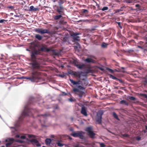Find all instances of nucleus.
<instances>
[{
    "label": "nucleus",
    "mask_w": 147,
    "mask_h": 147,
    "mask_svg": "<svg viewBox=\"0 0 147 147\" xmlns=\"http://www.w3.org/2000/svg\"><path fill=\"white\" fill-rule=\"evenodd\" d=\"M37 45L34 43H31V45L29 46V49L31 50L30 54V65L34 69H40L41 66L40 62L37 58V56L39 55L40 52L38 50L36 49Z\"/></svg>",
    "instance_id": "f257e3e1"
},
{
    "label": "nucleus",
    "mask_w": 147,
    "mask_h": 147,
    "mask_svg": "<svg viewBox=\"0 0 147 147\" xmlns=\"http://www.w3.org/2000/svg\"><path fill=\"white\" fill-rule=\"evenodd\" d=\"M41 75V72L37 71H34L31 73L30 77H26L25 78L32 82H37L40 80L41 79L40 76Z\"/></svg>",
    "instance_id": "f03ea898"
},
{
    "label": "nucleus",
    "mask_w": 147,
    "mask_h": 147,
    "mask_svg": "<svg viewBox=\"0 0 147 147\" xmlns=\"http://www.w3.org/2000/svg\"><path fill=\"white\" fill-rule=\"evenodd\" d=\"M34 110L30 109L28 107L26 106L24 109L23 111L21 116L19 117V119L22 120L25 116H29L32 115V114Z\"/></svg>",
    "instance_id": "7ed1b4c3"
},
{
    "label": "nucleus",
    "mask_w": 147,
    "mask_h": 147,
    "mask_svg": "<svg viewBox=\"0 0 147 147\" xmlns=\"http://www.w3.org/2000/svg\"><path fill=\"white\" fill-rule=\"evenodd\" d=\"M85 134V132L82 131H78L76 133L74 132L71 134V135L74 137H79L81 139H83L84 138V137L83 135Z\"/></svg>",
    "instance_id": "20e7f679"
},
{
    "label": "nucleus",
    "mask_w": 147,
    "mask_h": 147,
    "mask_svg": "<svg viewBox=\"0 0 147 147\" xmlns=\"http://www.w3.org/2000/svg\"><path fill=\"white\" fill-rule=\"evenodd\" d=\"M92 128L91 126H89L87 127L85 129V131L88 132V135L90 138L93 139L94 138V136L96 134L92 131Z\"/></svg>",
    "instance_id": "39448f33"
},
{
    "label": "nucleus",
    "mask_w": 147,
    "mask_h": 147,
    "mask_svg": "<svg viewBox=\"0 0 147 147\" xmlns=\"http://www.w3.org/2000/svg\"><path fill=\"white\" fill-rule=\"evenodd\" d=\"M103 113V112L102 111H99L97 113L96 120L98 124H100L101 123L102 115Z\"/></svg>",
    "instance_id": "423d86ee"
},
{
    "label": "nucleus",
    "mask_w": 147,
    "mask_h": 147,
    "mask_svg": "<svg viewBox=\"0 0 147 147\" xmlns=\"http://www.w3.org/2000/svg\"><path fill=\"white\" fill-rule=\"evenodd\" d=\"M39 52L40 51L44 52H49V51L54 52L55 50L49 48H47L45 45H43L42 47L38 49Z\"/></svg>",
    "instance_id": "0eeeda50"
},
{
    "label": "nucleus",
    "mask_w": 147,
    "mask_h": 147,
    "mask_svg": "<svg viewBox=\"0 0 147 147\" xmlns=\"http://www.w3.org/2000/svg\"><path fill=\"white\" fill-rule=\"evenodd\" d=\"M64 9V8L63 7V6L61 5L57 7L56 11L59 14L64 15H65Z\"/></svg>",
    "instance_id": "6e6552de"
},
{
    "label": "nucleus",
    "mask_w": 147,
    "mask_h": 147,
    "mask_svg": "<svg viewBox=\"0 0 147 147\" xmlns=\"http://www.w3.org/2000/svg\"><path fill=\"white\" fill-rule=\"evenodd\" d=\"M35 31L36 32L41 34L49 33V30L47 29L36 28L35 30Z\"/></svg>",
    "instance_id": "1a4fd4ad"
},
{
    "label": "nucleus",
    "mask_w": 147,
    "mask_h": 147,
    "mask_svg": "<svg viewBox=\"0 0 147 147\" xmlns=\"http://www.w3.org/2000/svg\"><path fill=\"white\" fill-rule=\"evenodd\" d=\"M80 112L82 114L85 116H87L88 115L86 108L84 105H83L82 106Z\"/></svg>",
    "instance_id": "9d476101"
},
{
    "label": "nucleus",
    "mask_w": 147,
    "mask_h": 147,
    "mask_svg": "<svg viewBox=\"0 0 147 147\" xmlns=\"http://www.w3.org/2000/svg\"><path fill=\"white\" fill-rule=\"evenodd\" d=\"M73 91L75 92H78V95L81 98L82 96L84 94V92H83L80 91L78 89H77V88H74L73 89Z\"/></svg>",
    "instance_id": "9b49d317"
},
{
    "label": "nucleus",
    "mask_w": 147,
    "mask_h": 147,
    "mask_svg": "<svg viewBox=\"0 0 147 147\" xmlns=\"http://www.w3.org/2000/svg\"><path fill=\"white\" fill-rule=\"evenodd\" d=\"M49 115V114H45L44 115H38V116H41V119L40 120V121L41 122L42 121H44V122H45V120L47 119V118L48 116Z\"/></svg>",
    "instance_id": "f8f14e48"
},
{
    "label": "nucleus",
    "mask_w": 147,
    "mask_h": 147,
    "mask_svg": "<svg viewBox=\"0 0 147 147\" xmlns=\"http://www.w3.org/2000/svg\"><path fill=\"white\" fill-rule=\"evenodd\" d=\"M81 14L84 16L85 17L89 16L88 14V11L87 9H83L81 12Z\"/></svg>",
    "instance_id": "ddd939ff"
},
{
    "label": "nucleus",
    "mask_w": 147,
    "mask_h": 147,
    "mask_svg": "<svg viewBox=\"0 0 147 147\" xmlns=\"http://www.w3.org/2000/svg\"><path fill=\"white\" fill-rule=\"evenodd\" d=\"M75 65L80 69H84L86 68V65L83 63L80 64H76Z\"/></svg>",
    "instance_id": "4468645a"
},
{
    "label": "nucleus",
    "mask_w": 147,
    "mask_h": 147,
    "mask_svg": "<svg viewBox=\"0 0 147 147\" xmlns=\"http://www.w3.org/2000/svg\"><path fill=\"white\" fill-rule=\"evenodd\" d=\"M14 141V139L13 138L8 139V142L6 144V146L7 147L11 145Z\"/></svg>",
    "instance_id": "2eb2a0df"
},
{
    "label": "nucleus",
    "mask_w": 147,
    "mask_h": 147,
    "mask_svg": "<svg viewBox=\"0 0 147 147\" xmlns=\"http://www.w3.org/2000/svg\"><path fill=\"white\" fill-rule=\"evenodd\" d=\"M84 61L87 63H94L96 62V61L90 58H87L84 60Z\"/></svg>",
    "instance_id": "dca6fc26"
},
{
    "label": "nucleus",
    "mask_w": 147,
    "mask_h": 147,
    "mask_svg": "<svg viewBox=\"0 0 147 147\" xmlns=\"http://www.w3.org/2000/svg\"><path fill=\"white\" fill-rule=\"evenodd\" d=\"M69 80L71 82V83L73 84V85H76L77 84H80L79 81H74L72 79H70Z\"/></svg>",
    "instance_id": "f3484780"
},
{
    "label": "nucleus",
    "mask_w": 147,
    "mask_h": 147,
    "mask_svg": "<svg viewBox=\"0 0 147 147\" xmlns=\"http://www.w3.org/2000/svg\"><path fill=\"white\" fill-rule=\"evenodd\" d=\"M39 9L38 8H34V7L33 6H31L30 7V9L29 10V11H37Z\"/></svg>",
    "instance_id": "a211bd4d"
},
{
    "label": "nucleus",
    "mask_w": 147,
    "mask_h": 147,
    "mask_svg": "<svg viewBox=\"0 0 147 147\" xmlns=\"http://www.w3.org/2000/svg\"><path fill=\"white\" fill-rule=\"evenodd\" d=\"M63 16V15L61 14L56 15L54 17V19L55 20H58L59 19L62 17Z\"/></svg>",
    "instance_id": "6ab92c4d"
},
{
    "label": "nucleus",
    "mask_w": 147,
    "mask_h": 147,
    "mask_svg": "<svg viewBox=\"0 0 147 147\" xmlns=\"http://www.w3.org/2000/svg\"><path fill=\"white\" fill-rule=\"evenodd\" d=\"M120 104L122 105H125L128 106L129 105V103L125 100H121L119 102Z\"/></svg>",
    "instance_id": "aec40b11"
},
{
    "label": "nucleus",
    "mask_w": 147,
    "mask_h": 147,
    "mask_svg": "<svg viewBox=\"0 0 147 147\" xmlns=\"http://www.w3.org/2000/svg\"><path fill=\"white\" fill-rule=\"evenodd\" d=\"M35 38L39 40H41L42 38V37L39 34H36L35 36Z\"/></svg>",
    "instance_id": "412c9836"
},
{
    "label": "nucleus",
    "mask_w": 147,
    "mask_h": 147,
    "mask_svg": "<svg viewBox=\"0 0 147 147\" xmlns=\"http://www.w3.org/2000/svg\"><path fill=\"white\" fill-rule=\"evenodd\" d=\"M30 142H31L32 144H35L36 143L38 142V141L35 139H32L29 141Z\"/></svg>",
    "instance_id": "4be33fe9"
},
{
    "label": "nucleus",
    "mask_w": 147,
    "mask_h": 147,
    "mask_svg": "<svg viewBox=\"0 0 147 147\" xmlns=\"http://www.w3.org/2000/svg\"><path fill=\"white\" fill-rule=\"evenodd\" d=\"M45 143L47 145L50 144L51 142V140L50 139L47 138L45 140Z\"/></svg>",
    "instance_id": "5701e85b"
},
{
    "label": "nucleus",
    "mask_w": 147,
    "mask_h": 147,
    "mask_svg": "<svg viewBox=\"0 0 147 147\" xmlns=\"http://www.w3.org/2000/svg\"><path fill=\"white\" fill-rule=\"evenodd\" d=\"M73 75L79 78H80L81 77V74L78 72H75L73 74Z\"/></svg>",
    "instance_id": "b1692460"
},
{
    "label": "nucleus",
    "mask_w": 147,
    "mask_h": 147,
    "mask_svg": "<svg viewBox=\"0 0 147 147\" xmlns=\"http://www.w3.org/2000/svg\"><path fill=\"white\" fill-rule=\"evenodd\" d=\"M74 41H79L80 40V37L78 36H74L73 37Z\"/></svg>",
    "instance_id": "393cba45"
},
{
    "label": "nucleus",
    "mask_w": 147,
    "mask_h": 147,
    "mask_svg": "<svg viewBox=\"0 0 147 147\" xmlns=\"http://www.w3.org/2000/svg\"><path fill=\"white\" fill-rule=\"evenodd\" d=\"M36 99L35 98H31L29 99V104H31L33 103V101H35Z\"/></svg>",
    "instance_id": "a878e982"
},
{
    "label": "nucleus",
    "mask_w": 147,
    "mask_h": 147,
    "mask_svg": "<svg viewBox=\"0 0 147 147\" xmlns=\"http://www.w3.org/2000/svg\"><path fill=\"white\" fill-rule=\"evenodd\" d=\"M61 141L59 140H58L57 141V142L56 143L57 144V145L58 146L60 147H62L63 146V144L60 143Z\"/></svg>",
    "instance_id": "bb28decb"
},
{
    "label": "nucleus",
    "mask_w": 147,
    "mask_h": 147,
    "mask_svg": "<svg viewBox=\"0 0 147 147\" xmlns=\"http://www.w3.org/2000/svg\"><path fill=\"white\" fill-rule=\"evenodd\" d=\"M113 116L115 119L118 120H119L117 115L115 112H113Z\"/></svg>",
    "instance_id": "cd10ccee"
},
{
    "label": "nucleus",
    "mask_w": 147,
    "mask_h": 147,
    "mask_svg": "<svg viewBox=\"0 0 147 147\" xmlns=\"http://www.w3.org/2000/svg\"><path fill=\"white\" fill-rule=\"evenodd\" d=\"M128 98L131 100H135L136 99V98L132 96H129Z\"/></svg>",
    "instance_id": "c85d7f7f"
},
{
    "label": "nucleus",
    "mask_w": 147,
    "mask_h": 147,
    "mask_svg": "<svg viewBox=\"0 0 147 147\" xmlns=\"http://www.w3.org/2000/svg\"><path fill=\"white\" fill-rule=\"evenodd\" d=\"M116 23L118 24V26L120 28L122 29V28L123 24H121L120 22H116Z\"/></svg>",
    "instance_id": "c756f323"
},
{
    "label": "nucleus",
    "mask_w": 147,
    "mask_h": 147,
    "mask_svg": "<svg viewBox=\"0 0 147 147\" xmlns=\"http://www.w3.org/2000/svg\"><path fill=\"white\" fill-rule=\"evenodd\" d=\"M107 71H108L109 72L111 73H113L114 72V70L109 68H107Z\"/></svg>",
    "instance_id": "7c9ffc66"
},
{
    "label": "nucleus",
    "mask_w": 147,
    "mask_h": 147,
    "mask_svg": "<svg viewBox=\"0 0 147 147\" xmlns=\"http://www.w3.org/2000/svg\"><path fill=\"white\" fill-rule=\"evenodd\" d=\"M79 34H79L78 33H77V32L73 33L71 35V36L72 37H74V36H77Z\"/></svg>",
    "instance_id": "2f4dec72"
},
{
    "label": "nucleus",
    "mask_w": 147,
    "mask_h": 147,
    "mask_svg": "<svg viewBox=\"0 0 147 147\" xmlns=\"http://www.w3.org/2000/svg\"><path fill=\"white\" fill-rule=\"evenodd\" d=\"M139 95L140 96H141L144 97L145 98L147 99V95L146 94H143L140 93V94H139Z\"/></svg>",
    "instance_id": "473e14b6"
},
{
    "label": "nucleus",
    "mask_w": 147,
    "mask_h": 147,
    "mask_svg": "<svg viewBox=\"0 0 147 147\" xmlns=\"http://www.w3.org/2000/svg\"><path fill=\"white\" fill-rule=\"evenodd\" d=\"M77 87L78 88H77L79 90H84L85 89V88L84 87L81 86H78Z\"/></svg>",
    "instance_id": "72a5a7b5"
},
{
    "label": "nucleus",
    "mask_w": 147,
    "mask_h": 147,
    "mask_svg": "<svg viewBox=\"0 0 147 147\" xmlns=\"http://www.w3.org/2000/svg\"><path fill=\"white\" fill-rule=\"evenodd\" d=\"M109 76H110V77L111 78H112L113 79L115 80H116L117 79V78H116V77H115V76H113L111 74H109Z\"/></svg>",
    "instance_id": "f704fd0d"
},
{
    "label": "nucleus",
    "mask_w": 147,
    "mask_h": 147,
    "mask_svg": "<svg viewBox=\"0 0 147 147\" xmlns=\"http://www.w3.org/2000/svg\"><path fill=\"white\" fill-rule=\"evenodd\" d=\"M109 9L108 7H104L101 10L102 11H105V10H108Z\"/></svg>",
    "instance_id": "c9c22d12"
},
{
    "label": "nucleus",
    "mask_w": 147,
    "mask_h": 147,
    "mask_svg": "<svg viewBox=\"0 0 147 147\" xmlns=\"http://www.w3.org/2000/svg\"><path fill=\"white\" fill-rule=\"evenodd\" d=\"M116 80L117 81H119L121 84L123 83V81L121 79H118L117 78Z\"/></svg>",
    "instance_id": "e433bc0d"
},
{
    "label": "nucleus",
    "mask_w": 147,
    "mask_h": 147,
    "mask_svg": "<svg viewBox=\"0 0 147 147\" xmlns=\"http://www.w3.org/2000/svg\"><path fill=\"white\" fill-rule=\"evenodd\" d=\"M28 137L29 138H34L35 137V136L34 135L29 134L28 135Z\"/></svg>",
    "instance_id": "4c0bfd02"
},
{
    "label": "nucleus",
    "mask_w": 147,
    "mask_h": 147,
    "mask_svg": "<svg viewBox=\"0 0 147 147\" xmlns=\"http://www.w3.org/2000/svg\"><path fill=\"white\" fill-rule=\"evenodd\" d=\"M143 82L144 83V84H145V85L147 84V77H146V78H145L144 79V80L143 81Z\"/></svg>",
    "instance_id": "58836bf2"
},
{
    "label": "nucleus",
    "mask_w": 147,
    "mask_h": 147,
    "mask_svg": "<svg viewBox=\"0 0 147 147\" xmlns=\"http://www.w3.org/2000/svg\"><path fill=\"white\" fill-rule=\"evenodd\" d=\"M136 140L138 141H140L141 140V137L140 136H138L136 137Z\"/></svg>",
    "instance_id": "ea45409f"
},
{
    "label": "nucleus",
    "mask_w": 147,
    "mask_h": 147,
    "mask_svg": "<svg viewBox=\"0 0 147 147\" xmlns=\"http://www.w3.org/2000/svg\"><path fill=\"white\" fill-rule=\"evenodd\" d=\"M68 100L70 102H73L75 101V100L72 98H70L68 99Z\"/></svg>",
    "instance_id": "a19ab883"
},
{
    "label": "nucleus",
    "mask_w": 147,
    "mask_h": 147,
    "mask_svg": "<svg viewBox=\"0 0 147 147\" xmlns=\"http://www.w3.org/2000/svg\"><path fill=\"white\" fill-rule=\"evenodd\" d=\"M135 7L138 8V9H140V5L139 4H137L136 5Z\"/></svg>",
    "instance_id": "79ce46f5"
},
{
    "label": "nucleus",
    "mask_w": 147,
    "mask_h": 147,
    "mask_svg": "<svg viewBox=\"0 0 147 147\" xmlns=\"http://www.w3.org/2000/svg\"><path fill=\"white\" fill-rule=\"evenodd\" d=\"M95 5L97 7L98 9H100L99 8V6H100L98 4V3L96 2H95Z\"/></svg>",
    "instance_id": "37998d69"
},
{
    "label": "nucleus",
    "mask_w": 147,
    "mask_h": 147,
    "mask_svg": "<svg viewBox=\"0 0 147 147\" xmlns=\"http://www.w3.org/2000/svg\"><path fill=\"white\" fill-rule=\"evenodd\" d=\"M126 2L127 3H132L133 1L132 0H127L126 1Z\"/></svg>",
    "instance_id": "c03bdc74"
},
{
    "label": "nucleus",
    "mask_w": 147,
    "mask_h": 147,
    "mask_svg": "<svg viewBox=\"0 0 147 147\" xmlns=\"http://www.w3.org/2000/svg\"><path fill=\"white\" fill-rule=\"evenodd\" d=\"M36 145L37 146L40 147L41 146V144L39 143V142L38 141V143H36Z\"/></svg>",
    "instance_id": "a18cd8bd"
},
{
    "label": "nucleus",
    "mask_w": 147,
    "mask_h": 147,
    "mask_svg": "<svg viewBox=\"0 0 147 147\" xmlns=\"http://www.w3.org/2000/svg\"><path fill=\"white\" fill-rule=\"evenodd\" d=\"M122 136L123 137H128L129 136V135H128L127 134H122Z\"/></svg>",
    "instance_id": "49530a36"
},
{
    "label": "nucleus",
    "mask_w": 147,
    "mask_h": 147,
    "mask_svg": "<svg viewBox=\"0 0 147 147\" xmlns=\"http://www.w3.org/2000/svg\"><path fill=\"white\" fill-rule=\"evenodd\" d=\"M6 21L4 19H2L0 20V23H3L4 22H6Z\"/></svg>",
    "instance_id": "de8ad7c7"
},
{
    "label": "nucleus",
    "mask_w": 147,
    "mask_h": 147,
    "mask_svg": "<svg viewBox=\"0 0 147 147\" xmlns=\"http://www.w3.org/2000/svg\"><path fill=\"white\" fill-rule=\"evenodd\" d=\"M91 72V70L90 69H87L86 70V73H88Z\"/></svg>",
    "instance_id": "09e8293b"
},
{
    "label": "nucleus",
    "mask_w": 147,
    "mask_h": 147,
    "mask_svg": "<svg viewBox=\"0 0 147 147\" xmlns=\"http://www.w3.org/2000/svg\"><path fill=\"white\" fill-rule=\"evenodd\" d=\"M89 20H80L79 21V22H81V21H83V22H89Z\"/></svg>",
    "instance_id": "8fccbe9b"
},
{
    "label": "nucleus",
    "mask_w": 147,
    "mask_h": 147,
    "mask_svg": "<svg viewBox=\"0 0 147 147\" xmlns=\"http://www.w3.org/2000/svg\"><path fill=\"white\" fill-rule=\"evenodd\" d=\"M67 38L66 37H64L63 39V41L65 42H66L67 41Z\"/></svg>",
    "instance_id": "3c124183"
},
{
    "label": "nucleus",
    "mask_w": 147,
    "mask_h": 147,
    "mask_svg": "<svg viewBox=\"0 0 147 147\" xmlns=\"http://www.w3.org/2000/svg\"><path fill=\"white\" fill-rule=\"evenodd\" d=\"M20 138L22 139H25L26 138V137L25 136H21Z\"/></svg>",
    "instance_id": "603ef678"
},
{
    "label": "nucleus",
    "mask_w": 147,
    "mask_h": 147,
    "mask_svg": "<svg viewBox=\"0 0 147 147\" xmlns=\"http://www.w3.org/2000/svg\"><path fill=\"white\" fill-rule=\"evenodd\" d=\"M100 146L101 147H105V146L104 144L101 143L100 144Z\"/></svg>",
    "instance_id": "864d4df0"
},
{
    "label": "nucleus",
    "mask_w": 147,
    "mask_h": 147,
    "mask_svg": "<svg viewBox=\"0 0 147 147\" xmlns=\"http://www.w3.org/2000/svg\"><path fill=\"white\" fill-rule=\"evenodd\" d=\"M121 11V9H117L116 10V11H115V13H117L119 12L120 11Z\"/></svg>",
    "instance_id": "5fc2aeb1"
},
{
    "label": "nucleus",
    "mask_w": 147,
    "mask_h": 147,
    "mask_svg": "<svg viewBox=\"0 0 147 147\" xmlns=\"http://www.w3.org/2000/svg\"><path fill=\"white\" fill-rule=\"evenodd\" d=\"M7 8L9 9H13L14 8V7L13 6H9Z\"/></svg>",
    "instance_id": "6e6d98bb"
},
{
    "label": "nucleus",
    "mask_w": 147,
    "mask_h": 147,
    "mask_svg": "<svg viewBox=\"0 0 147 147\" xmlns=\"http://www.w3.org/2000/svg\"><path fill=\"white\" fill-rule=\"evenodd\" d=\"M101 46L103 47H107V45H106L102 44Z\"/></svg>",
    "instance_id": "4d7b16f0"
},
{
    "label": "nucleus",
    "mask_w": 147,
    "mask_h": 147,
    "mask_svg": "<svg viewBox=\"0 0 147 147\" xmlns=\"http://www.w3.org/2000/svg\"><path fill=\"white\" fill-rule=\"evenodd\" d=\"M95 30L94 28H92L91 29L90 31H92Z\"/></svg>",
    "instance_id": "13d9d810"
},
{
    "label": "nucleus",
    "mask_w": 147,
    "mask_h": 147,
    "mask_svg": "<svg viewBox=\"0 0 147 147\" xmlns=\"http://www.w3.org/2000/svg\"><path fill=\"white\" fill-rule=\"evenodd\" d=\"M16 136L17 138H19L20 137V136L18 135H17Z\"/></svg>",
    "instance_id": "bf43d9fd"
},
{
    "label": "nucleus",
    "mask_w": 147,
    "mask_h": 147,
    "mask_svg": "<svg viewBox=\"0 0 147 147\" xmlns=\"http://www.w3.org/2000/svg\"><path fill=\"white\" fill-rule=\"evenodd\" d=\"M26 50L27 51H30V49H26Z\"/></svg>",
    "instance_id": "052dcab7"
},
{
    "label": "nucleus",
    "mask_w": 147,
    "mask_h": 147,
    "mask_svg": "<svg viewBox=\"0 0 147 147\" xmlns=\"http://www.w3.org/2000/svg\"><path fill=\"white\" fill-rule=\"evenodd\" d=\"M5 141V142H8V139H6Z\"/></svg>",
    "instance_id": "680f3d73"
},
{
    "label": "nucleus",
    "mask_w": 147,
    "mask_h": 147,
    "mask_svg": "<svg viewBox=\"0 0 147 147\" xmlns=\"http://www.w3.org/2000/svg\"><path fill=\"white\" fill-rule=\"evenodd\" d=\"M69 139L70 140H71L72 139V138L69 137Z\"/></svg>",
    "instance_id": "e2e57ef3"
},
{
    "label": "nucleus",
    "mask_w": 147,
    "mask_h": 147,
    "mask_svg": "<svg viewBox=\"0 0 147 147\" xmlns=\"http://www.w3.org/2000/svg\"><path fill=\"white\" fill-rule=\"evenodd\" d=\"M138 47L139 48H142V47H141V46H138Z\"/></svg>",
    "instance_id": "0e129e2a"
},
{
    "label": "nucleus",
    "mask_w": 147,
    "mask_h": 147,
    "mask_svg": "<svg viewBox=\"0 0 147 147\" xmlns=\"http://www.w3.org/2000/svg\"><path fill=\"white\" fill-rule=\"evenodd\" d=\"M145 128H146V130H147V126H145Z\"/></svg>",
    "instance_id": "69168bd1"
},
{
    "label": "nucleus",
    "mask_w": 147,
    "mask_h": 147,
    "mask_svg": "<svg viewBox=\"0 0 147 147\" xmlns=\"http://www.w3.org/2000/svg\"><path fill=\"white\" fill-rule=\"evenodd\" d=\"M18 78V79H22V78Z\"/></svg>",
    "instance_id": "338daca9"
},
{
    "label": "nucleus",
    "mask_w": 147,
    "mask_h": 147,
    "mask_svg": "<svg viewBox=\"0 0 147 147\" xmlns=\"http://www.w3.org/2000/svg\"><path fill=\"white\" fill-rule=\"evenodd\" d=\"M130 52V51H127V52Z\"/></svg>",
    "instance_id": "774afa93"
}]
</instances>
